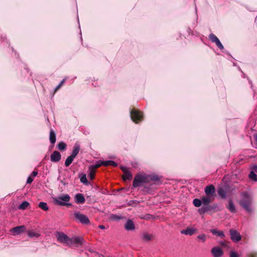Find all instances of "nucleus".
Returning a JSON list of instances; mask_svg holds the SVG:
<instances>
[{"mask_svg": "<svg viewBox=\"0 0 257 257\" xmlns=\"http://www.w3.org/2000/svg\"><path fill=\"white\" fill-rule=\"evenodd\" d=\"M151 239V236L147 233H145L143 235V239L146 241L150 240Z\"/></svg>", "mask_w": 257, "mask_h": 257, "instance_id": "37", "label": "nucleus"}, {"mask_svg": "<svg viewBox=\"0 0 257 257\" xmlns=\"http://www.w3.org/2000/svg\"><path fill=\"white\" fill-rule=\"evenodd\" d=\"M251 169H252L251 171H253L254 172H257V165H254L252 166L251 167Z\"/></svg>", "mask_w": 257, "mask_h": 257, "instance_id": "41", "label": "nucleus"}, {"mask_svg": "<svg viewBox=\"0 0 257 257\" xmlns=\"http://www.w3.org/2000/svg\"><path fill=\"white\" fill-rule=\"evenodd\" d=\"M61 87V86L60 85V84H58L55 88V91H57L58 89H59L60 87Z\"/></svg>", "mask_w": 257, "mask_h": 257, "instance_id": "44", "label": "nucleus"}, {"mask_svg": "<svg viewBox=\"0 0 257 257\" xmlns=\"http://www.w3.org/2000/svg\"><path fill=\"white\" fill-rule=\"evenodd\" d=\"M204 191L206 196H211L212 198H214V196L215 193V189L213 185H210L206 186Z\"/></svg>", "mask_w": 257, "mask_h": 257, "instance_id": "10", "label": "nucleus"}, {"mask_svg": "<svg viewBox=\"0 0 257 257\" xmlns=\"http://www.w3.org/2000/svg\"><path fill=\"white\" fill-rule=\"evenodd\" d=\"M83 241V238L80 237H73L70 238L71 246L75 243L81 244Z\"/></svg>", "mask_w": 257, "mask_h": 257, "instance_id": "18", "label": "nucleus"}, {"mask_svg": "<svg viewBox=\"0 0 257 257\" xmlns=\"http://www.w3.org/2000/svg\"><path fill=\"white\" fill-rule=\"evenodd\" d=\"M74 158L72 157L71 156L68 157L65 162V165L66 167H68L73 162Z\"/></svg>", "mask_w": 257, "mask_h": 257, "instance_id": "30", "label": "nucleus"}, {"mask_svg": "<svg viewBox=\"0 0 257 257\" xmlns=\"http://www.w3.org/2000/svg\"><path fill=\"white\" fill-rule=\"evenodd\" d=\"M149 182V175L145 174H138L134 178L133 181V186L134 187H137L141 186L144 183H147Z\"/></svg>", "mask_w": 257, "mask_h": 257, "instance_id": "3", "label": "nucleus"}, {"mask_svg": "<svg viewBox=\"0 0 257 257\" xmlns=\"http://www.w3.org/2000/svg\"><path fill=\"white\" fill-rule=\"evenodd\" d=\"M61 158V155L60 153L57 151H55L53 152V153L50 156L51 161L53 162H59Z\"/></svg>", "mask_w": 257, "mask_h": 257, "instance_id": "13", "label": "nucleus"}, {"mask_svg": "<svg viewBox=\"0 0 257 257\" xmlns=\"http://www.w3.org/2000/svg\"><path fill=\"white\" fill-rule=\"evenodd\" d=\"M197 238H198L199 239L201 240L202 242H204L205 241V240L206 239V236L204 234H201L197 236Z\"/></svg>", "mask_w": 257, "mask_h": 257, "instance_id": "36", "label": "nucleus"}, {"mask_svg": "<svg viewBox=\"0 0 257 257\" xmlns=\"http://www.w3.org/2000/svg\"><path fill=\"white\" fill-rule=\"evenodd\" d=\"M37 174H38V172H37V171H33L31 173V176L32 177H36L37 175Z\"/></svg>", "mask_w": 257, "mask_h": 257, "instance_id": "42", "label": "nucleus"}, {"mask_svg": "<svg viewBox=\"0 0 257 257\" xmlns=\"http://www.w3.org/2000/svg\"><path fill=\"white\" fill-rule=\"evenodd\" d=\"M124 228L126 230L128 231L134 230L135 228V226L133 221L131 219L127 220L124 225Z\"/></svg>", "mask_w": 257, "mask_h": 257, "instance_id": "15", "label": "nucleus"}, {"mask_svg": "<svg viewBox=\"0 0 257 257\" xmlns=\"http://www.w3.org/2000/svg\"><path fill=\"white\" fill-rule=\"evenodd\" d=\"M218 193L222 198H225L226 197V191L222 188H220L218 190Z\"/></svg>", "mask_w": 257, "mask_h": 257, "instance_id": "22", "label": "nucleus"}, {"mask_svg": "<svg viewBox=\"0 0 257 257\" xmlns=\"http://www.w3.org/2000/svg\"><path fill=\"white\" fill-rule=\"evenodd\" d=\"M49 140L52 144H54L56 142V134L55 132L52 130H51L50 132Z\"/></svg>", "mask_w": 257, "mask_h": 257, "instance_id": "20", "label": "nucleus"}, {"mask_svg": "<svg viewBox=\"0 0 257 257\" xmlns=\"http://www.w3.org/2000/svg\"><path fill=\"white\" fill-rule=\"evenodd\" d=\"M33 181V179L31 176H29L27 180V184H31Z\"/></svg>", "mask_w": 257, "mask_h": 257, "instance_id": "40", "label": "nucleus"}, {"mask_svg": "<svg viewBox=\"0 0 257 257\" xmlns=\"http://www.w3.org/2000/svg\"><path fill=\"white\" fill-rule=\"evenodd\" d=\"M74 216L80 222L83 224H88L90 223V221L88 217L79 212H76L74 213Z\"/></svg>", "mask_w": 257, "mask_h": 257, "instance_id": "6", "label": "nucleus"}, {"mask_svg": "<svg viewBox=\"0 0 257 257\" xmlns=\"http://www.w3.org/2000/svg\"><path fill=\"white\" fill-rule=\"evenodd\" d=\"M193 203L195 207H199L201 206L202 201L201 199H194L193 201Z\"/></svg>", "mask_w": 257, "mask_h": 257, "instance_id": "31", "label": "nucleus"}, {"mask_svg": "<svg viewBox=\"0 0 257 257\" xmlns=\"http://www.w3.org/2000/svg\"><path fill=\"white\" fill-rule=\"evenodd\" d=\"M122 218L121 216H118L115 214L111 215V219L112 220H120Z\"/></svg>", "mask_w": 257, "mask_h": 257, "instance_id": "38", "label": "nucleus"}, {"mask_svg": "<svg viewBox=\"0 0 257 257\" xmlns=\"http://www.w3.org/2000/svg\"><path fill=\"white\" fill-rule=\"evenodd\" d=\"M80 180L81 182H82V183L87 185H88L89 183L87 181L86 176L85 174H83V175H82L80 178Z\"/></svg>", "mask_w": 257, "mask_h": 257, "instance_id": "32", "label": "nucleus"}, {"mask_svg": "<svg viewBox=\"0 0 257 257\" xmlns=\"http://www.w3.org/2000/svg\"><path fill=\"white\" fill-rule=\"evenodd\" d=\"M121 169L123 172L124 173H125L126 172L128 171L127 168L124 166L121 167Z\"/></svg>", "mask_w": 257, "mask_h": 257, "instance_id": "43", "label": "nucleus"}, {"mask_svg": "<svg viewBox=\"0 0 257 257\" xmlns=\"http://www.w3.org/2000/svg\"><path fill=\"white\" fill-rule=\"evenodd\" d=\"M226 208L231 213H235L236 211L235 206L231 199H230L229 200L228 205L226 206Z\"/></svg>", "mask_w": 257, "mask_h": 257, "instance_id": "17", "label": "nucleus"}, {"mask_svg": "<svg viewBox=\"0 0 257 257\" xmlns=\"http://www.w3.org/2000/svg\"><path fill=\"white\" fill-rule=\"evenodd\" d=\"M65 81V79H63L61 82L59 84H60L61 86H62L63 83H64V82Z\"/></svg>", "mask_w": 257, "mask_h": 257, "instance_id": "47", "label": "nucleus"}, {"mask_svg": "<svg viewBox=\"0 0 257 257\" xmlns=\"http://www.w3.org/2000/svg\"><path fill=\"white\" fill-rule=\"evenodd\" d=\"M75 202L77 204H82L85 202V198L82 194L77 193L75 196Z\"/></svg>", "mask_w": 257, "mask_h": 257, "instance_id": "14", "label": "nucleus"}, {"mask_svg": "<svg viewBox=\"0 0 257 257\" xmlns=\"http://www.w3.org/2000/svg\"><path fill=\"white\" fill-rule=\"evenodd\" d=\"M88 176L90 180H93L94 178L95 177V170H94L93 169L89 167L88 168Z\"/></svg>", "mask_w": 257, "mask_h": 257, "instance_id": "23", "label": "nucleus"}, {"mask_svg": "<svg viewBox=\"0 0 257 257\" xmlns=\"http://www.w3.org/2000/svg\"><path fill=\"white\" fill-rule=\"evenodd\" d=\"M230 237L232 240L235 242H238L241 240V235L239 233L235 230L231 229L230 230Z\"/></svg>", "mask_w": 257, "mask_h": 257, "instance_id": "11", "label": "nucleus"}, {"mask_svg": "<svg viewBox=\"0 0 257 257\" xmlns=\"http://www.w3.org/2000/svg\"><path fill=\"white\" fill-rule=\"evenodd\" d=\"M230 257H238V254L234 251H231L230 252Z\"/></svg>", "mask_w": 257, "mask_h": 257, "instance_id": "39", "label": "nucleus"}, {"mask_svg": "<svg viewBox=\"0 0 257 257\" xmlns=\"http://www.w3.org/2000/svg\"><path fill=\"white\" fill-rule=\"evenodd\" d=\"M209 38L210 40V41L213 42L215 43L216 45V46L220 49L222 50L223 49L224 47L221 43L220 42V40L218 39V38L213 34H211L209 36Z\"/></svg>", "mask_w": 257, "mask_h": 257, "instance_id": "9", "label": "nucleus"}, {"mask_svg": "<svg viewBox=\"0 0 257 257\" xmlns=\"http://www.w3.org/2000/svg\"><path fill=\"white\" fill-rule=\"evenodd\" d=\"M66 145L64 142H60L58 144V149L60 151H63L66 149Z\"/></svg>", "mask_w": 257, "mask_h": 257, "instance_id": "34", "label": "nucleus"}, {"mask_svg": "<svg viewBox=\"0 0 257 257\" xmlns=\"http://www.w3.org/2000/svg\"><path fill=\"white\" fill-rule=\"evenodd\" d=\"M28 235L29 237H38L39 236L40 234L36 232L33 230H28L27 232Z\"/></svg>", "mask_w": 257, "mask_h": 257, "instance_id": "21", "label": "nucleus"}, {"mask_svg": "<svg viewBox=\"0 0 257 257\" xmlns=\"http://www.w3.org/2000/svg\"><path fill=\"white\" fill-rule=\"evenodd\" d=\"M251 257H253V256H251Z\"/></svg>", "mask_w": 257, "mask_h": 257, "instance_id": "49", "label": "nucleus"}, {"mask_svg": "<svg viewBox=\"0 0 257 257\" xmlns=\"http://www.w3.org/2000/svg\"><path fill=\"white\" fill-rule=\"evenodd\" d=\"M211 232L214 235H216L217 236H219L222 238L224 237V234L223 232V231H217L216 229H212L211 230Z\"/></svg>", "mask_w": 257, "mask_h": 257, "instance_id": "26", "label": "nucleus"}, {"mask_svg": "<svg viewBox=\"0 0 257 257\" xmlns=\"http://www.w3.org/2000/svg\"><path fill=\"white\" fill-rule=\"evenodd\" d=\"M65 81V79H63L61 82L59 84H60L61 86H62L63 83H64V82Z\"/></svg>", "mask_w": 257, "mask_h": 257, "instance_id": "45", "label": "nucleus"}, {"mask_svg": "<svg viewBox=\"0 0 257 257\" xmlns=\"http://www.w3.org/2000/svg\"><path fill=\"white\" fill-rule=\"evenodd\" d=\"M249 178L254 181H257V176L253 171H251L250 172L249 174Z\"/></svg>", "mask_w": 257, "mask_h": 257, "instance_id": "33", "label": "nucleus"}, {"mask_svg": "<svg viewBox=\"0 0 257 257\" xmlns=\"http://www.w3.org/2000/svg\"><path fill=\"white\" fill-rule=\"evenodd\" d=\"M79 151H80L79 146L77 144H75L73 147V149L72 154L70 156L75 158L76 157V156L79 153Z\"/></svg>", "mask_w": 257, "mask_h": 257, "instance_id": "19", "label": "nucleus"}, {"mask_svg": "<svg viewBox=\"0 0 257 257\" xmlns=\"http://www.w3.org/2000/svg\"><path fill=\"white\" fill-rule=\"evenodd\" d=\"M103 165L105 166H107L109 165H111L114 167L117 166V164L113 161H102Z\"/></svg>", "mask_w": 257, "mask_h": 257, "instance_id": "24", "label": "nucleus"}, {"mask_svg": "<svg viewBox=\"0 0 257 257\" xmlns=\"http://www.w3.org/2000/svg\"><path fill=\"white\" fill-rule=\"evenodd\" d=\"M56 237L59 242L69 246H71L70 238L64 233L60 232H57Z\"/></svg>", "mask_w": 257, "mask_h": 257, "instance_id": "5", "label": "nucleus"}, {"mask_svg": "<svg viewBox=\"0 0 257 257\" xmlns=\"http://www.w3.org/2000/svg\"><path fill=\"white\" fill-rule=\"evenodd\" d=\"M142 114L141 111H139L135 109L131 111V117L133 121L136 123H138L139 121L142 120Z\"/></svg>", "mask_w": 257, "mask_h": 257, "instance_id": "7", "label": "nucleus"}, {"mask_svg": "<svg viewBox=\"0 0 257 257\" xmlns=\"http://www.w3.org/2000/svg\"><path fill=\"white\" fill-rule=\"evenodd\" d=\"M29 206V203L26 201H23L18 207L19 209L25 210Z\"/></svg>", "mask_w": 257, "mask_h": 257, "instance_id": "25", "label": "nucleus"}, {"mask_svg": "<svg viewBox=\"0 0 257 257\" xmlns=\"http://www.w3.org/2000/svg\"><path fill=\"white\" fill-rule=\"evenodd\" d=\"M26 230V228L25 225H21L12 228L11 229L10 232L13 235L15 236L25 232Z\"/></svg>", "mask_w": 257, "mask_h": 257, "instance_id": "8", "label": "nucleus"}, {"mask_svg": "<svg viewBox=\"0 0 257 257\" xmlns=\"http://www.w3.org/2000/svg\"><path fill=\"white\" fill-rule=\"evenodd\" d=\"M98 227L100 228V229H105V226L104 225H100L98 226Z\"/></svg>", "mask_w": 257, "mask_h": 257, "instance_id": "48", "label": "nucleus"}, {"mask_svg": "<svg viewBox=\"0 0 257 257\" xmlns=\"http://www.w3.org/2000/svg\"><path fill=\"white\" fill-rule=\"evenodd\" d=\"M241 199L239 202V204L247 212L250 213L252 210L251 207L252 198L249 194L247 192H243L240 194Z\"/></svg>", "mask_w": 257, "mask_h": 257, "instance_id": "2", "label": "nucleus"}, {"mask_svg": "<svg viewBox=\"0 0 257 257\" xmlns=\"http://www.w3.org/2000/svg\"><path fill=\"white\" fill-rule=\"evenodd\" d=\"M211 253L213 257H221L223 255V251L219 247H214L211 249Z\"/></svg>", "mask_w": 257, "mask_h": 257, "instance_id": "12", "label": "nucleus"}, {"mask_svg": "<svg viewBox=\"0 0 257 257\" xmlns=\"http://www.w3.org/2000/svg\"><path fill=\"white\" fill-rule=\"evenodd\" d=\"M149 182L150 181H158L160 180L159 177L156 175H149Z\"/></svg>", "mask_w": 257, "mask_h": 257, "instance_id": "35", "label": "nucleus"}, {"mask_svg": "<svg viewBox=\"0 0 257 257\" xmlns=\"http://www.w3.org/2000/svg\"><path fill=\"white\" fill-rule=\"evenodd\" d=\"M202 206L198 209V212L200 214H203L206 212L210 211L212 210H215L217 207L216 204L210 205L209 204L213 200V198L211 196H204L201 197Z\"/></svg>", "mask_w": 257, "mask_h": 257, "instance_id": "1", "label": "nucleus"}, {"mask_svg": "<svg viewBox=\"0 0 257 257\" xmlns=\"http://www.w3.org/2000/svg\"><path fill=\"white\" fill-rule=\"evenodd\" d=\"M65 81V79H63L61 82L59 84H60L61 86H62L63 83H64V82Z\"/></svg>", "mask_w": 257, "mask_h": 257, "instance_id": "46", "label": "nucleus"}, {"mask_svg": "<svg viewBox=\"0 0 257 257\" xmlns=\"http://www.w3.org/2000/svg\"><path fill=\"white\" fill-rule=\"evenodd\" d=\"M103 165V163L102 161H98L95 164L91 165L89 166L92 169H93L94 170H95L97 168H99L101 166Z\"/></svg>", "mask_w": 257, "mask_h": 257, "instance_id": "27", "label": "nucleus"}, {"mask_svg": "<svg viewBox=\"0 0 257 257\" xmlns=\"http://www.w3.org/2000/svg\"><path fill=\"white\" fill-rule=\"evenodd\" d=\"M196 230L194 228L187 227L186 229L181 231V233L185 235H192L195 233Z\"/></svg>", "mask_w": 257, "mask_h": 257, "instance_id": "16", "label": "nucleus"}, {"mask_svg": "<svg viewBox=\"0 0 257 257\" xmlns=\"http://www.w3.org/2000/svg\"><path fill=\"white\" fill-rule=\"evenodd\" d=\"M132 177H133V175H132V173H131L130 171H128L124 173V175L123 176V179L124 180H131V179H132Z\"/></svg>", "mask_w": 257, "mask_h": 257, "instance_id": "28", "label": "nucleus"}, {"mask_svg": "<svg viewBox=\"0 0 257 257\" xmlns=\"http://www.w3.org/2000/svg\"><path fill=\"white\" fill-rule=\"evenodd\" d=\"M70 199V197L68 194H63L54 199V202L55 204L61 206H70L71 204L68 203Z\"/></svg>", "mask_w": 257, "mask_h": 257, "instance_id": "4", "label": "nucleus"}, {"mask_svg": "<svg viewBox=\"0 0 257 257\" xmlns=\"http://www.w3.org/2000/svg\"><path fill=\"white\" fill-rule=\"evenodd\" d=\"M38 206L44 211H47L49 208L47 206V204L46 202H41L39 203Z\"/></svg>", "mask_w": 257, "mask_h": 257, "instance_id": "29", "label": "nucleus"}]
</instances>
